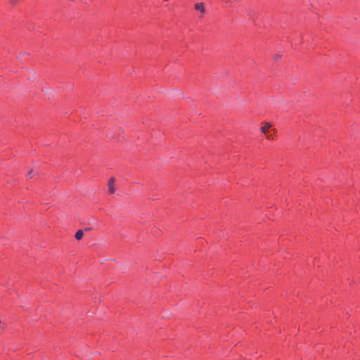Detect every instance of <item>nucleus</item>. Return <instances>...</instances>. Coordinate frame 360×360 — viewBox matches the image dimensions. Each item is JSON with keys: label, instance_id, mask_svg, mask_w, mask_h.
Listing matches in <instances>:
<instances>
[{"label": "nucleus", "instance_id": "nucleus-1", "mask_svg": "<svg viewBox=\"0 0 360 360\" xmlns=\"http://www.w3.org/2000/svg\"><path fill=\"white\" fill-rule=\"evenodd\" d=\"M116 179L115 177H111L108 183V191L110 193L112 194L115 192V183Z\"/></svg>", "mask_w": 360, "mask_h": 360}, {"label": "nucleus", "instance_id": "nucleus-2", "mask_svg": "<svg viewBox=\"0 0 360 360\" xmlns=\"http://www.w3.org/2000/svg\"><path fill=\"white\" fill-rule=\"evenodd\" d=\"M194 7H195V10L200 11L202 13H204L205 11V8L204 4L202 2L196 3L195 4Z\"/></svg>", "mask_w": 360, "mask_h": 360}, {"label": "nucleus", "instance_id": "nucleus-3", "mask_svg": "<svg viewBox=\"0 0 360 360\" xmlns=\"http://www.w3.org/2000/svg\"><path fill=\"white\" fill-rule=\"evenodd\" d=\"M271 127V123L266 122L265 125L261 128V131L263 134H266L268 133V129Z\"/></svg>", "mask_w": 360, "mask_h": 360}, {"label": "nucleus", "instance_id": "nucleus-4", "mask_svg": "<svg viewBox=\"0 0 360 360\" xmlns=\"http://www.w3.org/2000/svg\"><path fill=\"white\" fill-rule=\"evenodd\" d=\"M83 235H84V233H83V231H82V230H79V231H77L76 232V233H75V238H76L77 240H80V239H82V238Z\"/></svg>", "mask_w": 360, "mask_h": 360}, {"label": "nucleus", "instance_id": "nucleus-5", "mask_svg": "<svg viewBox=\"0 0 360 360\" xmlns=\"http://www.w3.org/2000/svg\"><path fill=\"white\" fill-rule=\"evenodd\" d=\"M36 174H37V172H35L33 169H31L30 171H29V172L27 173V175L28 177L32 178L33 176V175H35Z\"/></svg>", "mask_w": 360, "mask_h": 360}, {"label": "nucleus", "instance_id": "nucleus-6", "mask_svg": "<svg viewBox=\"0 0 360 360\" xmlns=\"http://www.w3.org/2000/svg\"><path fill=\"white\" fill-rule=\"evenodd\" d=\"M281 57V55L280 53H276L275 55L273 56V59L276 61L277 60H278Z\"/></svg>", "mask_w": 360, "mask_h": 360}, {"label": "nucleus", "instance_id": "nucleus-7", "mask_svg": "<svg viewBox=\"0 0 360 360\" xmlns=\"http://www.w3.org/2000/svg\"><path fill=\"white\" fill-rule=\"evenodd\" d=\"M266 138L268 139H272V134H271L269 132L266 133Z\"/></svg>", "mask_w": 360, "mask_h": 360}, {"label": "nucleus", "instance_id": "nucleus-8", "mask_svg": "<svg viewBox=\"0 0 360 360\" xmlns=\"http://www.w3.org/2000/svg\"><path fill=\"white\" fill-rule=\"evenodd\" d=\"M17 1L18 0H9V2L12 4H15Z\"/></svg>", "mask_w": 360, "mask_h": 360}, {"label": "nucleus", "instance_id": "nucleus-9", "mask_svg": "<svg viewBox=\"0 0 360 360\" xmlns=\"http://www.w3.org/2000/svg\"><path fill=\"white\" fill-rule=\"evenodd\" d=\"M90 230H91V228H86V229H84V231H90Z\"/></svg>", "mask_w": 360, "mask_h": 360}]
</instances>
